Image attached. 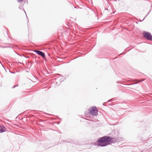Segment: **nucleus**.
<instances>
[{
    "label": "nucleus",
    "instance_id": "nucleus-9",
    "mask_svg": "<svg viewBox=\"0 0 152 152\" xmlns=\"http://www.w3.org/2000/svg\"><path fill=\"white\" fill-rule=\"evenodd\" d=\"M47 67V68H46V67H45L46 69L47 70V69H49L48 68V67Z\"/></svg>",
    "mask_w": 152,
    "mask_h": 152
},
{
    "label": "nucleus",
    "instance_id": "nucleus-1",
    "mask_svg": "<svg viewBox=\"0 0 152 152\" xmlns=\"http://www.w3.org/2000/svg\"><path fill=\"white\" fill-rule=\"evenodd\" d=\"M116 141L115 138H112L109 136H104L100 138L97 140V143H95V145H97L101 147H104L110 144V143H114Z\"/></svg>",
    "mask_w": 152,
    "mask_h": 152
},
{
    "label": "nucleus",
    "instance_id": "nucleus-3",
    "mask_svg": "<svg viewBox=\"0 0 152 152\" xmlns=\"http://www.w3.org/2000/svg\"><path fill=\"white\" fill-rule=\"evenodd\" d=\"M143 35L146 39L150 40H152V36L150 33L144 31L143 33Z\"/></svg>",
    "mask_w": 152,
    "mask_h": 152
},
{
    "label": "nucleus",
    "instance_id": "nucleus-8",
    "mask_svg": "<svg viewBox=\"0 0 152 152\" xmlns=\"http://www.w3.org/2000/svg\"><path fill=\"white\" fill-rule=\"evenodd\" d=\"M18 86V85H16V86H14L12 87V88H15L16 86Z\"/></svg>",
    "mask_w": 152,
    "mask_h": 152
},
{
    "label": "nucleus",
    "instance_id": "nucleus-7",
    "mask_svg": "<svg viewBox=\"0 0 152 152\" xmlns=\"http://www.w3.org/2000/svg\"><path fill=\"white\" fill-rule=\"evenodd\" d=\"M145 79H143V80H140L138 82H142Z\"/></svg>",
    "mask_w": 152,
    "mask_h": 152
},
{
    "label": "nucleus",
    "instance_id": "nucleus-6",
    "mask_svg": "<svg viewBox=\"0 0 152 152\" xmlns=\"http://www.w3.org/2000/svg\"><path fill=\"white\" fill-rule=\"evenodd\" d=\"M18 1V2H20L22 1H23V0H17Z\"/></svg>",
    "mask_w": 152,
    "mask_h": 152
},
{
    "label": "nucleus",
    "instance_id": "nucleus-11",
    "mask_svg": "<svg viewBox=\"0 0 152 152\" xmlns=\"http://www.w3.org/2000/svg\"><path fill=\"white\" fill-rule=\"evenodd\" d=\"M1 66H3V65L1 64Z\"/></svg>",
    "mask_w": 152,
    "mask_h": 152
},
{
    "label": "nucleus",
    "instance_id": "nucleus-10",
    "mask_svg": "<svg viewBox=\"0 0 152 152\" xmlns=\"http://www.w3.org/2000/svg\"><path fill=\"white\" fill-rule=\"evenodd\" d=\"M3 69H4L5 70V67H3Z\"/></svg>",
    "mask_w": 152,
    "mask_h": 152
},
{
    "label": "nucleus",
    "instance_id": "nucleus-5",
    "mask_svg": "<svg viewBox=\"0 0 152 152\" xmlns=\"http://www.w3.org/2000/svg\"><path fill=\"white\" fill-rule=\"evenodd\" d=\"M6 131V128L3 126H0V132H4Z\"/></svg>",
    "mask_w": 152,
    "mask_h": 152
},
{
    "label": "nucleus",
    "instance_id": "nucleus-4",
    "mask_svg": "<svg viewBox=\"0 0 152 152\" xmlns=\"http://www.w3.org/2000/svg\"><path fill=\"white\" fill-rule=\"evenodd\" d=\"M34 51L43 57H44L45 56V54L42 51L37 50H35Z\"/></svg>",
    "mask_w": 152,
    "mask_h": 152
},
{
    "label": "nucleus",
    "instance_id": "nucleus-2",
    "mask_svg": "<svg viewBox=\"0 0 152 152\" xmlns=\"http://www.w3.org/2000/svg\"><path fill=\"white\" fill-rule=\"evenodd\" d=\"M90 113L94 116H96L98 114V110L96 107H93L89 110Z\"/></svg>",
    "mask_w": 152,
    "mask_h": 152
}]
</instances>
